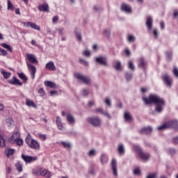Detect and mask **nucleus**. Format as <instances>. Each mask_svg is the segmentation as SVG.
<instances>
[{
  "label": "nucleus",
  "mask_w": 178,
  "mask_h": 178,
  "mask_svg": "<svg viewBox=\"0 0 178 178\" xmlns=\"http://www.w3.org/2000/svg\"><path fill=\"white\" fill-rule=\"evenodd\" d=\"M143 101L145 105H151V104H154L156 106L155 111L158 112V113H162L163 107L165 105V99L156 94L149 95L148 97H143Z\"/></svg>",
  "instance_id": "nucleus-1"
},
{
  "label": "nucleus",
  "mask_w": 178,
  "mask_h": 178,
  "mask_svg": "<svg viewBox=\"0 0 178 178\" xmlns=\"http://www.w3.org/2000/svg\"><path fill=\"white\" fill-rule=\"evenodd\" d=\"M32 173L34 176H42L43 178H51V172L45 168L35 167L32 169Z\"/></svg>",
  "instance_id": "nucleus-2"
},
{
  "label": "nucleus",
  "mask_w": 178,
  "mask_h": 178,
  "mask_svg": "<svg viewBox=\"0 0 178 178\" xmlns=\"http://www.w3.org/2000/svg\"><path fill=\"white\" fill-rule=\"evenodd\" d=\"M26 143L30 148H32V149H35L36 151H40V142L34 140L30 134H28L26 139H25Z\"/></svg>",
  "instance_id": "nucleus-3"
},
{
  "label": "nucleus",
  "mask_w": 178,
  "mask_h": 178,
  "mask_svg": "<svg viewBox=\"0 0 178 178\" xmlns=\"http://www.w3.org/2000/svg\"><path fill=\"white\" fill-rule=\"evenodd\" d=\"M175 129L178 130V121L177 120H174L172 121H168L164 123L163 125L158 127V130H166V129Z\"/></svg>",
  "instance_id": "nucleus-4"
},
{
  "label": "nucleus",
  "mask_w": 178,
  "mask_h": 178,
  "mask_svg": "<svg viewBox=\"0 0 178 178\" xmlns=\"http://www.w3.org/2000/svg\"><path fill=\"white\" fill-rule=\"evenodd\" d=\"M133 149L138 153V155H139L140 158L142 159L143 161H148V159H149V154L144 152L143 149H141L138 145H134Z\"/></svg>",
  "instance_id": "nucleus-5"
},
{
  "label": "nucleus",
  "mask_w": 178,
  "mask_h": 178,
  "mask_svg": "<svg viewBox=\"0 0 178 178\" xmlns=\"http://www.w3.org/2000/svg\"><path fill=\"white\" fill-rule=\"evenodd\" d=\"M87 121L94 127H101V126H102V120L98 116L88 118Z\"/></svg>",
  "instance_id": "nucleus-6"
},
{
  "label": "nucleus",
  "mask_w": 178,
  "mask_h": 178,
  "mask_svg": "<svg viewBox=\"0 0 178 178\" xmlns=\"http://www.w3.org/2000/svg\"><path fill=\"white\" fill-rule=\"evenodd\" d=\"M74 76L79 80V81H81V83H83L87 86H90V84H91V78H90V76H87L80 73H75Z\"/></svg>",
  "instance_id": "nucleus-7"
},
{
  "label": "nucleus",
  "mask_w": 178,
  "mask_h": 178,
  "mask_svg": "<svg viewBox=\"0 0 178 178\" xmlns=\"http://www.w3.org/2000/svg\"><path fill=\"white\" fill-rule=\"evenodd\" d=\"M26 66L28 67V70L30 72L31 77L34 80L35 79V73L37 72V68L33 64L26 61Z\"/></svg>",
  "instance_id": "nucleus-8"
},
{
  "label": "nucleus",
  "mask_w": 178,
  "mask_h": 178,
  "mask_svg": "<svg viewBox=\"0 0 178 178\" xmlns=\"http://www.w3.org/2000/svg\"><path fill=\"white\" fill-rule=\"evenodd\" d=\"M22 158L26 163H33V162H35V161L38 160V157H37L36 156H33L22 154Z\"/></svg>",
  "instance_id": "nucleus-9"
},
{
  "label": "nucleus",
  "mask_w": 178,
  "mask_h": 178,
  "mask_svg": "<svg viewBox=\"0 0 178 178\" xmlns=\"http://www.w3.org/2000/svg\"><path fill=\"white\" fill-rule=\"evenodd\" d=\"M22 24L24 26V27H31V29H33L34 30H38V31H40L41 30V28L40 27V26L37 25L34 22H22Z\"/></svg>",
  "instance_id": "nucleus-10"
},
{
  "label": "nucleus",
  "mask_w": 178,
  "mask_h": 178,
  "mask_svg": "<svg viewBox=\"0 0 178 178\" xmlns=\"http://www.w3.org/2000/svg\"><path fill=\"white\" fill-rule=\"evenodd\" d=\"M162 78L165 86L170 88V87H172V78H170V76H169L168 74H164Z\"/></svg>",
  "instance_id": "nucleus-11"
},
{
  "label": "nucleus",
  "mask_w": 178,
  "mask_h": 178,
  "mask_svg": "<svg viewBox=\"0 0 178 178\" xmlns=\"http://www.w3.org/2000/svg\"><path fill=\"white\" fill-rule=\"evenodd\" d=\"M95 62L102 66H108V61L106 57H96Z\"/></svg>",
  "instance_id": "nucleus-12"
},
{
  "label": "nucleus",
  "mask_w": 178,
  "mask_h": 178,
  "mask_svg": "<svg viewBox=\"0 0 178 178\" xmlns=\"http://www.w3.org/2000/svg\"><path fill=\"white\" fill-rule=\"evenodd\" d=\"M8 83L9 84H12L13 86H23V83L20 82V80L16 78V76H13L11 79H9L8 81Z\"/></svg>",
  "instance_id": "nucleus-13"
},
{
  "label": "nucleus",
  "mask_w": 178,
  "mask_h": 178,
  "mask_svg": "<svg viewBox=\"0 0 178 178\" xmlns=\"http://www.w3.org/2000/svg\"><path fill=\"white\" fill-rule=\"evenodd\" d=\"M20 138V132L16 131L15 132L10 138L8 139L9 143L11 144H14V143H16V140Z\"/></svg>",
  "instance_id": "nucleus-14"
},
{
  "label": "nucleus",
  "mask_w": 178,
  "mask_h": 178,
  "mask_svg": "<svg viewBox=\"0 0 178 178\" xmlns=\"http://www.w3.org/2000/svg\"><path fill=\"white\" fill-rule=\"evenodd\" d=\"M138 67L143 69V70L147 67V61H145L144 58H140L138 59Z\"/></svg>",
  "instance_id": "nucleus-15"
},
{
  "label": "nucleus",
  "mask_w": 178,
  "mask_h": 178,
  "mask_svg": "<svg viewBox=\"0 0 178 178\" xmlns=\"http://www.w3.org/2000/svg\"><path fill=\"white\" fill-rule=\"evenodd\" d=\"M120 9L122 12H125V13H131V7L129 4L122 3Z\"/></svg>",
  "instance_id": "nucleus-16"
},
{
  "label": "nucleus",
  "mask_w": 178,
  "mask_h": 178,
  "mask_svg": "<svg viewBox=\"0 0 178 178\" xmlns=\"http://www.w3.org/2000/svg\"><path fill=\"white\" fill-rule=\"evenodd\" d=\"M67 123L70 126H74L76 123V118H74V115L70 113L67 114Z\"/></svg>",
  "instance_id": "nucleus-17"
},
{
  "label": "nucleus",
  "mask_w": 178,
  "mask_h": 178,
  "mask_svg": "<svg viewBox=\"0 0 178 178\" xmlns=\"http://www.w3.org/2000/svg\"><path fill=\"white\" fill-rule=\"evenodd\" d=\"M140 134H151L152 133V127H143L141 128L139 130Z\"/></svg>",
  "instance_id": "nucleus-18"
},
{
  "label": "nucleus",
  "mask_w": 178,
  "mask_h": 178,
  "mask_svg": "<svg viewBox=\"0 0 178 178\" xmlns=\"http://www.w3.org/2000/svg\"><path fill=\"white\" fill-rule=\"evenodd\" d=\"M45 69L47 70H51V72H55V70H56V67H55L54 62L49 61L46 64Z\"/></svg>",
  "instance_id": "nucleus-19"
},
{
  "label": "nucleus",
  "mask_w": 178,
  "mask_h": 178,
  "mask_svg": "<svg viewBox=\"0 0 178 178\" xmlns=\"http://www.w3.org/2000/svg\"><path fill=\"white\" fill-rule=\"evenodd\" d=\"M38 9L40 12H49V6L48 3H44L38 6Z\"/></svg>",
  "instance_id": "nucleus-20"
},
{
  "label": "nucleus",
  "mask_w": 178,
  "mask_h": 178,
  "mask_svg": "<svg viewBox=\"0 0 178 178\" xmlns=\"http://www.w3.org/2000/svg\"><path fill=\"white\" fill-rule=\"evenodd\" d=\"M111 168L114 176H118V165H116L115 159H113L111 161Z\"/></svg>",
  "instance_id": "nucleus-21"
},
{
  "label": "nucleus",
  "mask_w": 178,
  "mask_h": 178,
  "mask_svg": "<svg viewBox=\"0 0 178 178\" xmlns=\"http://www.w3.org/2000/svg\"><path fill=\"white\" fill-rule=\"evenodd\" d=\"M15 152H16V149L9 147L6 148L4 151V154H6L7 158L12 156V155H13Z\"/></svg>",
  "instance_id": "nucleus-22"
},
{
  "label": "nucleus",
  "mask_w": 178,
  "mask_h": 178,
  "mask_svg": "<svg viewBox=\"0 0 178 178\" xmlns=\"http://www.w3.org/2000/svg\"><path fill=\"white\" fill-rule=\"evenodd\" d=\"M26 58L31 63H37L38 60L35 58V56L30 54H26Z\"/></svg>",
  "instance_id": "nucleus-23"
},
{
  "label": "nucleus",
  "mask_w": 178,
  "mask_h": 178,
  "mask_svg": "<svg viewBox=\"0 0 178 178\" xmlns=\"http://www.w3.org/2000/svg\"><path fill=\"white\" fill-rule=\"evenodd\" d=\"M152 23H154V20L152 19V17H147V21H146V26L147 29L152 30Z\"/></svg>",
  "instance_id": "nucleus-24"
},
{
  "label": "nucleus",
  "mask_w": 178,
  "mask_h": 178,
  "mask_svg": "<svg viewBox=\"0 0 178 178\" xmlns=\"http://www.w3.org/2000/svg\"><path fill=\"white\" fill-rule=\"evenodd\" d=\"M26 106H29V108H37V104H35V103H34V102H33V100L27 98L26 99Z\"/></svg>",
  "instance_id": "nucleus-25"
},
{
  "label": "nucleus",
  "mask_w": 178,
  "mask_h": 178,
  "mask_svg": "<svg viewBox=\"0 0 178 178\" xmlns=\"http://www.w3.org/2000/svg\"><path fill=\"white\" fill-rule=\"evenodd\" d=\"M56 122L58 129H59V130H63L65 129L63 127V124H62V118H60V117L57 116Z\"/></svg>",
  "instance_id": "nucleus-26"
},
{
  "label": "nucleus",
  "mask_w": 178,
  "mask_h": 178,
  "mask_svg": "<svg viewBox=\"0 0 178 178\" xmlns=\"http://www.w3.org/2000/svg\"><path fill=\"white\" fill-rule=\"evenodd\" d=\"M6 147V140H5V136L0 134V148Z\"/></svg>",
  "instance_id": "nucleus-27"
},
{
  "label": "nucleus",
  "mask_w": 178,
  "mask_h": 178,
  "mask_svg": "<svg viewBox=\"0 0 178 178\" xmlns=\"http://www.w3.org/2000/svg\"><path fill=\"white\" fill-rule=\"evenodd\" d=\"M1 73L3 79H9L10 77V76H12V73L6 72L3 69L1 70Z\"/></svg>",
  "instance_id": "nucleus-28"
},
{
  "label": "nucleus",
  "mask_w": 178,
  "mask_h": 178,
  "mask_svg": "<svg viewBox=\"0 0 178 178\" xmlns=\"http://www.w3.org/2000/svg\"><path fill=\"white\" fill-rule=\"evenodd\" d=\"M44 84L46 87H49L50 88H56V84L52 81H45Z\"/></svg>",
  "instance_id": "nucleus-29"
},
{
  "label": "nucleus",
  "mask_w": 178,
  "mask_h": 178,
  "mask_svg": "<svg viewBox=\"0 0 178 178\" xmlns=\"http://www.w3.org/2000/svg\"><path fill=\"white\" fill-rule=\"evenodd\" d=\"M17 75H18V77H19L21 79V80H22L24 81V83H27V81L29 80V79L27 78L26 74H24V73L18 72Z\"/></svg>",
  "instance_id": "nucleus-30"
},
{
  "label": "nucleus",
  "mask_w": 178,
  "mask_h": 178,
  "mask_svg": "<svg viewBox=\"0 0 178 178\" xmlns=\"http://www.w3.org/2000/svg\"><path fill=\"white\" fill-rule=\"evenodd\" d=\"M75 35L76 37V40L79 41V42H81L83 41L81 32L79 31L78 29H75Z\"/></svg>",
  "instance_id": "nucleus-31"
},
{
  "label": "nucleus",
  "mask_w": 178,
  "mask_h": 178,
  "mask_svg": "<svg viewBox=\"0 0 178 178\" xmlns=\"http://www.w3.org/2000/svg\"><path fill=\"white\" fill-rule=\"evenodd\" d=\"M95 155H97V149H92L87 153V156L90 158H92L95 156Z\"/></svg>",
  "instance_id": "nucleus-32"
},
{
  "label": "nucleus",
  "mask_w": 178,
  "mask_h": 178,
  "mask_svg": "<svg viewBox=\"0 0 178 178\" xmlns=\"http://www.w3.org/2000/svg\"><path fill=\"white\" fill-rule=\"evenodd\" d=\"M15 168H16L18 172H19V173L23 172V164L20 161H18L15 164Z\"/></svg>",
  "instance_id": "nucleus-33"
},
{
  "label": "nucleus",
  "mask_w": 178,
  "mask_h": 178,
  "mask_svg": "<svg viewBox=\"0 0 178 178\" xmlns=\"http://www.w3.org/2000/svg\"><path fill=\"white\" fill-rule=\"evenodd\" d=\"M124 77L127 80V81H130L133 79V73L130 72H127L124 74Z\"/></svg>",
  "instance_id": "nucleus-34"
},
{
  "label": "nucleus",
  "mask_w": 178,
  "mask_h": 178,
  "mask_svg": "<svg viewBox=\"0 0 178 178\" xmlns=\"http://www.w3.org/2000/svg\"><path fill=\"white\" fill-rule=\"evenodd\" d=\"M100 161L102 165H105L108 162V156L106 154H102Z\"/></svg>",
  "instance_id": "nucleus-35"
},
{
  "label": "nucleus",
  "mask_w": 178,
  "mask_h": 178,
  "mask_svg": "<svg viewBox=\"0 0 178 178\" xmlns=\"http://www.w3.org/2000/svg\"><path fill=\"white\" fill-rule=\"evenodd\" d=\"M6 124L8 127H12L13 124H15V122H13V119L12 118H8L6 120Z\"/></svg>",
  "instance_id": "nucleus-36"
},
{
  "label": "nucleus",
  "mask_w": 178,
  "mask_h": 178,
  "mask_svg": "<svg viewBox=\"0 0 178 178\" xmlns=\"http://www.w3.org/2000/svg\"><path fill=\"white\" fill-rule=\"evenodd\" d=\"M127 66L130 70H132V72H134V70H136V66H134V63H133V61L131 60L128 61Z\"/></svg>",
  "instance_id": "nucleus-37"
},
{
  "label": "nucleus",
  "mask_w": 178,
  "mask_h": 178,
  "mask_svg": "<svg viewBox=\"0 0 178 178\" xmlns=\"http://www.w3.org/2000/svg\"><path fill=\"white\" fill-rule=\"evenodd\" d=\"M1 46L3 47V48L8 49L10 52H12L13 51V48H12V47H10V45H9L6 43H2L1 44Z\"/></svg>",
  "instance_id": "nucleus-38"
},
{
  "label": "nucleus",
  "mask_w": 178,
  "mask_h": 178,
  "mask_svg": "<svg viewBox=\"0 0 178 178\" xmlns=\"http://www.w3.org/2000/svg\"><path fill=\"white\" fill-rule=\"evenodd\" d=\"M118 152L120 155H123L124 154V146H123V145H120L118 147Z\"/></svg>",
  "instance_id": "nucleus-39"
},
{
  "label": "nucleus",
  "mask_w": 178,
  "mask_h": 178,
  "mask_svg": "<svg viewBox=\"0 0 178 178\" xmlns=\"http://www.w3.org/2000/svg\"><path fill=\"white\" fill-rule=\"evenodd\" d=\"M104 104H106V105H107L109 107L112 106V102L111 101V99H109V97L105 98Z\"/></svg>",
  "instance_id": "nucleus-40"
},
{
  "label": "nucleus",
  "mask_w": 178,
  "mask_h": 178,
  "mask_svg": "<svg viewBox=\"0 0 178 178\" xmlns=\"http://www.w3.org/2000/svg\"><path fill=\"white\" fill-rule=\"evenodd\" d=\"M8 10H13L15 9V6H13V4H12V2H10V0H8Z\"/></svg>",
  "instance_id": "nucleus-41"
},
{
  "label": "nucleus",
  "mask_w": 178,
  "mask_h": 178,
  "mask_svg": "<svg viewBox=\"0 0 178 178\" xmlns=\"http://www.w3.org/2000/svg\"><path fill=\"white\" fill-rule=\"evenodd\" d=\"M38 136L39 137L40 140L42 141H45L47 140V135L42 134H38Z\"/></svg>",
  "instance_id": "nucleus-42"
},
{
  "label": "nucleus",
  "mask_w": 178,
  "mask_h": 178,
  "mask_svg": "<svg viewBox=\"0 0 178 178\" xmlns=\"http://www.w3.org/2000/svg\"><path fill=\"white\" fill-rule=\"evenodd\" d=\"M15 143L17 144V145H19V147H22V145H23V139L19 138L17 139Z\"/></svg>",
  "instance_id": "nucleus-43"
},
{
  "label": "nucleus",
  "mask_w": 178,
  "mask_h": 178,
  "mask_svg": "<svg viewBox=\"0 0 178 178\" xmlns=\"http://www.w3.org/2000/svg\"><path fill=\"white\" fill-rule=\"evenodd\" d=\"M81 94H82L83 97H87V95H88V94H90V90H88V89H87V88L83 89L81 91Z\"/></svg>",
  "instance_id": "nucleus-44"
},
{
  "label": "nucleus",
  "mask_w": 178,
  "mask_h": 178,
  "mask_svg": "<svg viewBox=\"0 0 178 178\" xmlns=\"http://www.w3.org/2000/svg\"><path fill=\"white\" fill-rule=\"evenodd\" d=\"M38 94L40 95V97H44L45 95V90H44V88H41L38 90Z\"/></svg>",
  "instance_id": "nucleus-45"
},
{
  "label": "nucleus",
  "mask_w": 178,
  "mask_h": 178,
  "mask_svg": "<svg viewBox=\"0 0 178 178\" xmlns=\"http://www.w3.org/2000/svg\"><path fill=\"white\" fill-rule=\"evenodd\" d=\"M79 63H81V65H83V66H88V61L83 58L79 59Z\"/></svg>",
  "instance_id": "nucleus-46"
},
{
  "label": "nucleus",
  "mask_w": 178,
  "mask_h": 178,
  "mask_svg": "<svg viewBox=\"0 0 178 178\" xmlns=\"http://www.w3.org/2000/svg\"><path fill=\"white\" fill-rule=\"evenodd\" d=\"M128 41L129 42H134V41H136V37L133 35H129L128 36Z\"/></svg>",
  "instance_id": "nucleus-47"
},
{
  "label": "nucleus",
  "mask_w": 178,
  "mask_h": 178,
  "mask_svg": "<svg viewBox=\"0 0 178 178\" xmlns=\"http://www.w3.org/2000/svg\"><path fill=\"white\" fill-rule=\"evenodd\" d=\"M165 55L167 56V58L170 60V59H172V56L173 55V51H167L165 53Z\"/></svg>",
  "instance_id": "nucleus-48"
},
{
  "label": "nucleus",
  "mask_w": 178,
  "mask_h": 178,
  "mask_svg": "<svg viewBox=\"0 0 178 178\" xmlns=\"http://www.w3.org/2000/svg\"><path fill=\"white\" fill-rule=\"evenodd\" d=\"M115 67V70H122V63L120 61L117 62Z\"/></svg>",
  "instance_id": "nucleus-49"
},
{
  "label": "nucleus",
  "mask_w": 178,
  "mask_h": 178,
  "mask_svg": "<svg viewBox=\"0 0 178 178\" xmlns=\"http://www.w3.org/2000/svg\"><path fill=\"white\" fill-rule=\"evenodd\" d=\"M168 154H169V155H175L176 154V149H168Z\"/></svg>",
  "instance_id": "nucleus-50"
},
{
  "label": "nucleus",
  "mask_w": 178,
  "mask_h": 178,
  "mask_svg": "<svg viewBox=\"0 0 178 178\" xmlns=\"http://www.w3.org/2000/svg\"><path fill=\"white\" fill-rule=\"evenodd\" d=\"M102 115H104V116H106V118H108L109 120L112 119V115H111V114H109L107 111H104Z\"/></svg>",
  "instance_id": "nucleus-51"
},
{
  "label": "nucleus",
  "mask_w": 178,
  "mask_h": 178,
  "mask_svg": "<svg viewBox=\"0 0 178 178\" xmlns=\"http://www.w3.org/2000/svg\"><path fill=\"white\" fill-rule=\"evenodd\" d=\"M153 35H154L155 40H157V38H158V37L159 35V33H158V29H154L153 30Z\"/></svg>",
  "instance_id": "nucleus-52"
},
{
  "label": "nucleus",
  "mask_w": 178,
  "mask_h": 178,
  "mask_svg": "<svg viewBox=\"0 0 178 178\" xmlns=\"http://www.w3.org/2000/svg\"><path fill=\"white\" fill-rule=\"evenodd\" d=\"M124 119L127 120H131L132 118L131 115H130V113L127 112L124 113Z\"/></svg>",
  "instance_id": "nucleus-53"
},
{
  "label": "nucleus",
  "mask_w": 178,
  "mask_h": 178,
  "mask_svg": "<svg viewBox=\"0 0 178 178\" xmlns=\"http://www.w3.org/2000/svg\"><path fill=\"white\" fill-rule=\"evenodd\" d=\"M104 109H102V108H96L95 111H94V113H100L101 115H102L104 113Z\"/></svg>",
  "instance_id": "nucleus-54"
},
{
  "label": "nucleus",
  "mask_w": 178,
  "mask_h": 178,
  "mask_svg": "<svg viewBox=\"0 0 178 178\" xmlns=\"http://www.w3.org/2000/svg\"><path fill=\"white\" fill-rule=\"evenodd\" d=\"M0 55L1 56H6V55H8V51L0 48Z\"/></svg>",
  "instance_id": "nucleus-55"
},
{
  "label": "nucleus",
  "mask_w": 178,
  "mask_h": 178,
  "mask_svg": "<svg viewBox=\"0 0 178 178\" xmlns=\"http://www.w3.org/2000/svg\"><path fill=\"white\" fill-rule=\"evenodd\" d=\"M156 177H158V174L156 172H154L152 174H149L147 177V178H156Z\"/></svg>",
  "instance_id": "nucleus-56"
},
{
  "label": "nucleus",
  "mask_w": 178,
  "mask_h": 178,
  "mask_svg": "<svg viewBox=\"0 0 178 178\" xmlns=\"http://www.w3.org/2000/svg\"><path fill=\"white\" fill-rule=\"evenodd\" d=\"M104 34H105L106 37L109 38L111 37V31L109 29L104 30Z\"/></svg>",
  "instance_id": "nucleus-57"
},
{
  "label": "nucleus",
  "mask_w": 178,
  "mask_h": 178,
  "mask_svg": "<svg viewBox=\"0 0 178 178\" xmlns=\"http://www.w3.org/2000/svg\"><path fill=\"white\" fill-rule=\"evenodd\" d=\"M172 144L178 145V136H175L172 138Z\"/></svg>",
  "instance_id": "nucleus-58"
},
{
  "label": "nucleus",
  "mask_w": 178,
  "mask_h": 178,
  "mask_svg": "<svg viewBox=\"0 0 178 178\" xmlns=\"http://www.w3.org/2000/svg\"><path fill=\"white\" fill-rule=\"evenodd\" d=\"M174 76L178 79V68L177 67H175L173 70Z\"/></svg>",
  "instance_id": "nucleus-59"
},
{
  "label": "nucleus",
  "mask_w": 178,
  "mask_h": 178,
  "mask_svg": "<svg viewBox=\"0 0 178 178\" xmlns=\"http://www.w3.org/2000/svg\"><path fill=\"white\" fill-rule=\"evenodd\" d=\"M83 54L85 56L88 57L90 55H91V51H90V50H85L83 51Z\"/></svg>",
  "instance_id": "nucleus-60"
},
{
  "label": "nucleus",
  "mask_w": 178,
  "mask_h": 178,
  "mask_svg": "<svg viewBox=\"0 0 178 178\" xmlns=\"http://www.w3.org/2000/svg\"><path fill=\"white\" fill-rule=\"evenodd\" d=\"M93 10L95 11V12H100V10H102V8L99 6H95L93 7Z\"/></svg>",
  "instance_id": "nucleus-61"
},
{
  "label": "nucleus",
  "mask_w": 178,
  "mask_h": 178,
  "mask_svg": "<svg viewBox=\"0 0 178 178\" xmlns=\"http://www.w3.org/2000/svg\"><path fill=\"white\" fill-rule=\"evenodd\" d=\"M124 54H126L127 56H130L131 55V51L128 48H125Z\"/></svg>",
  "instance_id": "nucleus-62"
},
{
  "label": "nucleus",
  "mask_w": 178,
  "mask_h": 178,
  "mask_svg": "<svg viewBox=\"0 0 178 178\" xmlns=\"http://www.w3.org/2000/svg\"><path fill=\"white\" fill-rule=\"evenodd\" d=\"M141 172L140 171V170L138 168H136L135 170H134V175H140Z\"/></svg>",
  "instance_id": "nucleus-63"
},
{
  "label": "nucleus",
  "mask_w": 178,
  "mask_h": 178,
  "mask_svg": "<svg viewBox=\"0 0 178 178\" xmlns=\"http://www.w3.org/2000/svg\"><path fill=\"white\" fill-rule=\"evenodd\" d=\"M68 1L71 6H73V5H76V0H68Z\"/></svg>",
  "instance_id": "nucleus-64"
}]
</instances>
